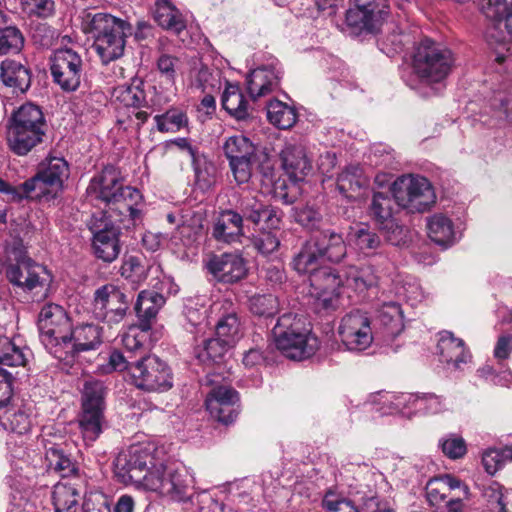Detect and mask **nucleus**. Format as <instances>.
I'll return each instance as SVG.
<instances>
[{"instance_id":"nucleus-62","label":"nucleus","mask_w":512,"mask_h":512,"mask_svg":"<svg viewBox=\"0 0 512 512\" xmlns=\"http://www.w3.org/2000/svg\"><path fill=\"white\" fill-rule=\"evenodd\" d=\"M5 419L6 421L3 422L4 428L13 433L23 435L31 429V420L23 411L8 413Z\"/></svg>"},{"instance_id":"nucleus-39","label":"nucleus","mask_w":512,"mask_h":512,"mask_svg":"<svg viewBox=\"0 0 512 512\" xmlns=\"http://www.w3.org/2000/svg\"><path fill=\"white\" fill-rule=\"evenodd\" d=\"M222 107L236 120L249 117L247 101L237 84L227 83L222 95Z\"/></svg>"},{"instance_id":"nucleus-44","label":"nucleus","mask_w":512,"mask_h":512,"mask_svg":"<svg viewBox=\"0 0 512 512\" xmlns=\"http://www.w3.org/2000/svg\"><path fill=\"white\" fill-rule=\"evenodd\" d=\"M233 345L215 335L204 340L203 347L196 350V357L203 363H219Z\"/></svg>"},{"instance_id":"nucleus-6","label":"nucleus","mask_w":512,"mask_h":512,"mask_svg":"<svg viewBox=\"0 0 512 512\" xmlns=\"http://www.w3.org/2000/svg\"><path fill=\"white\" fill-rule=\"evenodd\" d=\"M132 383L147 392H166L173 387L168 364L156 355H141L131 366Z\"/></svg>"},{"instance_id":"nucleus-13","label":"nucleus","mask_w":512,"mask_h":512,"mask_svg":"<svg viewBox=\"0 0 512 512\" xmlns=\"http://www.w3.org/2000/svg\"><path fill=\"white\" fill-rule=\"evenodd\" d=\"M45 461L50 472L67 478L79 472L78 463L73 455L75 445L65 436H49L44 439Z\"/></svg>"},{"instance_id":"nucleus-53","label":"nucleus","mask_w":512,"mask_h":512,"mask_svg":"<svg viewBox=\"0 0 512 512\" xmlns=\"http://www.w3.org/2000/svg\"><path fill=\"white\" fill-rule=\"evenodd\" d=\"M352 240L363 252L374 251L381 246L380 236L368 225L358 227L352 233Z\"/></svg>"},{"instance_id":"nucleus-34","label":"nucleus","mask_w":512,"mask_h":512,"mask_svg":"<svg viewBox=\"0 0 512 512\" xmlns=\"http://www.w3.org/2000/svg\"><path fill=\"white\" fill-rule=\"evenodd\" d=\"M311 334L304 328V323L293 313H285L281 315L276 325L272 329V335L275 343H279L282 347L289 345V338L298 335Z\"/></svg>"},{"instance_id":"nucleus-25","label":"nucleus","mask_w":512,"mask_h":512,"mask_svg":"<svg viewBox=\"0 0 512 512\" xmlns=\"http://www.w3.org/2000/svg\"><path fill=\"white\" fill-rule=\"evenodd\" d=\"M440 360L452 364L455 369H460L461 364L467 363L470 354L465 348L464 341L454 336L450 331L439 333L437 344Z\"/></svg>"},{"instance_id":"nucleus-51","label":"nucleus","mask_w":512,"mask_h":512,"mask_svg":"<svg viewBox=\"0 0 512 512\" xmlns=\"http://www.w3.org/2000/svg\"><path fill=\"white\" fill-rule=\"evenodd\" d=\"M489 508L495 512H512V494H504L498 485H491L484 489Z\"/></svg>"},{"instance_id":"nucleus-22","label":"nucleus","mask_w":512,"mask_h":512,"mask_svg":"<svg viewBox=\"0 0 512 512\" xmlns=\"http://www.w3.org/2000/svg\"><path fill=\"white\" fill-rule=\"evenodd\" d=\"M321 259L339 263L347 254V246L341 234L331 229L319 231L310 239Z\"/></svg>"},{"instance_id":"nucleus-23","label":"nucleus","mask_w":512,"mask_h":512,"mask_svg":"<svg viewBox=\"0 0 512 512\" xmlns=\"http://www.w3.org/2000/svg\"><path fill=\"white\" fill-rule=\"evenodd\" d=\"M245 216L240 212L225 210L221 212L213 227V237L224 243H235L240 241L244 235Z\"/></svg>"},{"instance_id":"nucleus-41","label":"nucleus","mask_w":512,"mask_h":512,"mask_svg":"<svg viewBox=\"0 0 512 512\" xmlns=\"http://www.w3.org/2000/svg\"><path fill=\"white\" fill-rule=\"evenodd\" d=\"M154 19L161 27L175 33H180L185 28V22L182 15L167 0L156 1Z\"/></svg>"},{"instance_id":"nucleus-58","label":"nucleus","mask_w":512,"mask_h":512,"mask_svg":"<svg viewBox=\"0 0 512 512\" xmlns=\"http://www.w3.org/2000/svg\"><path fill=\"white\" fill-rule=\"evenodd\" d=\"M239 332V321L234 313L221 317L215 327V335L234 345Z\"/></svg>"},{"instance_id":"nucleus-11","label":"nucleus","mask_w":512,"mask_h":512,"mask_svg":"<svg viewBox=\"0 0 512 512\" xmlns=\"http://www.w3.org/2000/svg\"><path fill=\"white\" fill-rule=\"evenodd\" d=\"M71 326L66 310L58 304H45L38 315L40 339L48 349L61 344L67 345Z\"/></svg>"},{"instance_id":"nucleus-31","label":"nucleus","mask_w":512,"mask_h":512,"mask_svg":"<svg viewBox=\"0 0 512 512\" xmlns=\"http://www.w3.org/2000/svg\"><path fill=\"white\" fill-rule=\"evenodd\" d=\"M368 185V179L359 165L346 166L337 177V189L347 199L355 200L362 188Z\"/></svg>"},{"instance_id":"nucleus-54","label":"nucleus","mask_w":512,"mask_h":512,"mask_svg":"<svg viewBox=\"0 0 512 512\" xmlns=\"http://www.w3.org/2000/svg\"><path fill=\"white\" fill-rule=\"evenodd\" d=\"M20 4L29 17L48 19L56 13L54 0H20Z\"/></svg>"},{"instance_id":"nucleus-59","label":"nucleus","mask_w":512,"mask_h":512,"mask_svg":"<svg viewBox=\"0 0 512 512\" xmlns=\"http://www.w3.org/2000/svg\"><path fill=\"white\" fill-rule=\"evenodd\" d=\"M439 447L450 459L462 458L467 452L465 440L456 434H449L439 440Z\"/></svg>"},{"instance_id":"nucleus-27","label":"nucleus","mask_w":512,"mask_h":512,"mask_svg":"<svg viewBox=\"0 0 512 512\" xmlns=\"http://www.w3.org/2000/svg\"><path fill=\"white\" fill-rule=\"evenodd\" d=\"M282 167L293 181H301L312 169V163L302 146H288L281 152Z\"/></svg>"},{"instance_id":"nucleus-56","label":"nucleus","mask_w":512,"mask_h":512,"mask_svg":"<svg viewBox=\"0 0 512 512\" xmlns=\"http://www.w3.org/2000/svg\"><path fill=\"white\" fill-rule=\"evenodd\" d=\"M149 114L140 107H122L118 109L117 124L125 128H139L148 119Z\"/></svg>"},{"instance_id":"nucleus-19","label":"nucleus","mask_w":512,"mask_h":512,"mask_svg":"<svg viewBox=\"0 0 512 512\" xmlns=\"http://www.w3.org/2000/svg\"><path fill=\"white\" fill-rule=\"evenodd\" d=\"M245 220L254 225L261 226L263 230L278 231L283 224V211L271 204H267L255 197H244L239 206Z\"/></svg>"},{"instance_id":"nucleus-8","label":"nucleus","mask_w":512,"mask_h":512,"mask_svg":"<svg viewBox=\"0 0 512 512\" xmlns=\"http://www.w3.org/2000/svg\"><path fill=\"white\" fill-rule=\"evenodd\" d=\"M218 377L209 373L202 380L203 385L212 386L205 405L213 418L228 425L234 422L239 414V394L230 386L218 385Z\"/></svg>"},{"instance_id":"nucleus-15","label":"nucleus","mask_w":512,"mask_h":512,"mask_svg":"<svg viewBox=\"0 0 512 512\" xmlns=\"http://www.w3.org/2000/svg\"><path fill=\"white\" fill-rule=\"evenodd\" d=\"M54 82L64 91H75L81 83L83 60L70 48L58 49L51 58L50 66Z\"/></svg>"},{"instance_id":"nucleus-24","label":"nucleus","mask_w":512,"mask_h":512,"mask_svg":"<svg viewBox=\"0 0 512 512\" xmlns=\"http://www.w3.org/2000/svg\"><path fill=\"white\" fill-rule=\"evenodd\" d=\"M282 73L275 66L258 67L247 77V89L256 100L274 91L280 84Z\"/></svg>"},{"instance_id":"nucleus-42","label":"nucleus","mask_w":512,"mask_h":512,"mask_svg":"<svg viewBox=\"0 0 512 512\" xmlns=\"http://www.w3.org/2000/svg\"><path fill=\"white\" fill-rule=\"evenodd\" d=\"M309 282L314 291H338L344 285V273L328 266L319 267L311 272Z\"/></svg>"},{"instance_id":"nucleus-3","label":"nucleus","mask_w":512,"mask_h":512,"mask_svg":"<svg viewBox=\"0 0 512 512\" xmlns=\"http://www.w3.org/2000/svg\"><path fill=\"white\" fill-rule=\"evenodd\" d=\"M8 281L25 291L44 287L51 282V275L45 267L39 265L27 255L23 240L10 234L3 244Z\"/></svg>"},{"instance_id":"nucleus-55","label":"nucleus","mask_w":512,"mask_h":512,"mask_svg":"<svg viewBox=\"0 0 512 512\" xmlns=\"http://www.w3.org/2000/svg\"><path fill=\"white\" fill-rule=\"evenodd\" d=\"M148 267L144 259L139 256H129L125 259L121 267V275L134 283L141 282L146 279Z\"/></svg>"},{"instance_id":"nucleus-47","label":"nucleus","mask_w":512,"mask_h":512,"mask_svg":"<svg viewBox=\"0 0 512 512\" xmlns=\"http://www.w3.org/2000/svg\"><path fill=\"white\" fill-rule=\"evenodd\" d=\"M44 121L42 110L32 103L22 105L12 116L13 128H40Z\"/></svg>"},{"instance_id":"nucleus-38","label":"nucleus","mask_w":512,"mask_h":512,"mask_svg":"<svg viewBox=\"0 0 512 512\" xmlns=\"http://www.w3.org/2000/svg\"><path fill=\"white\" fill-rule=\"evenodd\" d=\"M107 387L103 381L90 378L85 380L81 390V408L105 411Z\"/></svg>"},{"instance_id":"nucleus-63","label":"nucleus","mask_w":512,"mask_h":512,"mask_svg":"<svg viewBox=\"0 0 512 512\" xmlns=\"http://www.w3.org/2000/svg\"><path fill=\"white\" fill-rule=\"evenodd\" d=\"M136 362V359H132V356H125L118 350H113L108 357V363L103 365L102 371L104 373H111L114 371H128L131 376V366Z\"/></svg>"},{"instance_id":"nucleus-20","label":"nucleus","mask_w":512,"mask_h":512,"mask_svg":"<svg viewBox=\"0 0 512 512\" xmlns=\"http://www.w3.org/2000/svg\"><path fill=\"white\" fill-rule=\"evenodd\" d=\"M224 149L236 182L239 184L248 182L254 158L253 144L246 137H231Z\"/></svg>"},{"instance_id":"nucleus-12","label":"nucleus","mask_w":512,"mask_h":512,"mask_svg":"<svg viewBox=\"0 0 512 512\" xmlns=\"http://www.w3.org/2000/svg\"><path fill=\"white\" fill-rule=\"evenodd\" d=\"M130 301L128 295L120 287L108 283L94 292V312L109 326L117 325L126 317Z\"/></svg>"},{"instance_id":"nucleus-21","label":"nucleus","mask_w":512,"mask_h":512,"mask_svg":"<svg viewBox=\"0 0 512 512\" xmlns=\"http://www.w3.org/2000/svg\"><path fill=\"white\" fill-rule=\"evenodd\" d=\"M206 267L213 277L222 283L232 284L247 273L243 257L237 253H222L209 258Z\"/></svg>"},{"instance_id":"nucleus-37","label":"nucleus","mask_w":512,"mask_h":512,"mask_svg":"<svg viewBox=\"0 0 512 512\" xmlns=\"http://www.w3.org/2000/svg\"><path fill=\"white\" fill-rule=\"evenodd\" d=\"M378 284V276L370 265L349 266L344 271V285L357 292H364Z\"/></svg>"},{"instance_id":"nucleus-52","label":"nucleus","mask_w":512,"mask_h":512,"mask_svg":"<svg viewBox=\"0 0 512 512\" xmlns=\"http://www.w3.org/2000/svg\"><path fill=\"white\" fill-rule=\"evenodd\" d=\"M24 37L15 26L0 29V54L18 53L23 48Z\"/></svg>"},{"instance_id":"nucleus-30","label":"nucleus","mask_w":512,"mask_h":512,"mask_svg":"<svg viewBox=\"0 0 512 512\" xmlns=\"http://www.w3.org/2000/svg\"><path fill=\"white\" fill-rule=\"evenodd\" d=\"M392 400H389V413H403V410L407 407H413L415 409H421L422 404H426V409L432 413H438L441 411L442 400L441 397L428 393L422 395L413 394H401L393 396Z\"/></svg>"},{"instance_id":"nucleus-5","label":"nucleus","mask_w":512,"mask_h":512,"mask_svg":"<svg viewBox=\"0 0 512 512\" xmlns=\"http://www.w3.org/2000/svg\"><path fill=\"white\" fill-rule=\"evenodd\" d=\"M453 63L451 50L426 38L416 46L412 66L419 78L438 83L449 75Z\"/></svg>"},{"instance_id":"nucleus-32","label":"nucleus","mask_w":512,"mask_h":512,"mask_svg":"<svg viewBox=\"0 0 512 512\" xmlns=\"http://www.w3.org/2000/svg\"><path fill=\"white\" fill-rule=\"evenodd\" d=\"M377 318L383 337L387 341L393 340L404 329L403 313L398 303H384L378 310Z\"/></svg>"},{"instance_id":"nucleus-18","label":"nucleus","mask_w":512,"mask_h":512,"mask_svg":"<svg viewBox=\"0 0 512 512\" xmlns=\"http://www.w3.org/2000/svg\"><path fill=\"white\" fill-rule=\"evenodd\" d=\"M69 177V164L64 157L48 155L38 165L37 173L30 178V184L37 189V196L49 193V188H61Z\"/></svg>"},{"instance_id":"nucleus-49","label":"nucleus","mask_w":512,"mask_h":512,"mask_svg":"<svg viewBox=\"0 0 512 512\" xmlns=\"http://www.w3.org/2000/svg\"><path fill=\"white\" fill-rule=\"evenodd\" d=\"M192 160L195 172V184L200 190L206 191L211 188L216 181V167L205 158L195 156Z\"/></svg>"},{"instance_id":"nucleus-48","label":"nucleus","mask_w":512,"mask_h":512,"mask_svg":"<svg viewBox=\"0 0 512 512\" xmlns=\"http://www.w3.org/2000/svg\"><path fill=\"white\" fill-rule=\"evenodd\" d=\"M319 260L321 258L317 254L315 247L310 240H307L294 256L292 266L299 274H309L310 276L314 269L319 268L317 267Z\"/></svg>"},{"instance_id":"nucleus-35","label":"nucleus","mask_w":512,"mask_h":512,"mask_svg":"<svg viewBox=\"0 0 512 512\" xmlns=\"http://www.w3.org/2000/svg\"><path fill=\"white\" fill-rule=\"evenodd\" d=\"M44 136V130H7L6 139L12 152L24 156L42 143Z\"/></svg>"},{"instance_id":"nucleus-7","label":"nucleus","mask_w":512,"mask_h":512,"mask_svg":"<svg viewBox=\"0 0 512 512\" xmlns=\"http://www.w3.org/2000/svg\"><path fill=\"white\" fill-rule=\"evenodd\" d=\"M89 230L93 234L92 247L97 259L105 263L115 261L120 252V228L115 226L106 211L94 213L89 222Z\"/></svg>"},{"instance_id":"nucleus-2","label":"nucleus","mask_w":512,"mask_h":512,"mask_svg":"<svg viewBox=\"0 0 512 512\" xmlns=\"http://www.w3.org/2000/svg\"><path fill=\"white\" fill-rule=\"evenodd\" d=\"M88 33L93 38L92 48L101 62L108 64L121 58L126 47V38L132 34L131 25L108 13L88 14Z\"/></svg>"},{"instance_id":"nucleus-57","label":"nucleus","mask_w":512,"mask_h":512,"mask_svg":"<svg viewBox=\"0 0 512 512\" xmlns=\"http://www.w3.org/2000/svg\"><path fill=\"white\" fill-rule=\"evenodd\" d=\"M392 26V24L386 25L385 31L389 32L392 30V33L385 35L380 40L381 50L388 56H393L394 54L401 52L405 44L409 42L407 36L402 34V32L396 33Z\"/></svg>"},{"instance_id":"nucleus-16","label":"nucleus","mask_w":512,"mask_h":512,"mask_svg":"<svg viewBox=\"0 0 512 512\" xmlns=\"http://www.w3.org/2000/svg\"><path fill=\"white\" fill-rule=\"evenodd\" d=\"M338 333L349 351H363L373 342L370 319L360 310H353L342 318Z\"/></svg>"},{"instance_id":"nucleus-43","label":"nucleus","mask_w":512,"mask_h":512,"mask_svg":"<svg viewBox=\"0 0 512 512\" xmlns=\"http://www.w3.org/2000/svg\"><path fill=\"white\" fill-rule=\"evenodd\" d=\"M267 118L276 128H293L297 121L295 108L277 99L271 100L267 107Z\"/></svg>"},{"instance_id":"nucleus-33","label":"nucleus","mask_w":512,"mask_h":512,"mask_svg":"<svg viewBox=\"0 0 512 512\" xmlns=\"http://www.w3.org/2000/svg\"><path fill=\"white\" fill-rule=\"evenodd\" d=\"M289 345L282 347L275 343L277 349L288 359L303 361L313 356L319 348L318 338L312 334L289 338Z\"/></svg>"},{"instance_id":"nucleus-60","label":"nucleus","mask_w":512,"mask_h":512,"mask_svg":"<svg viewBox=\"0 0 512 512\" xmlns=\"http://www.w3.org/2000/svg\"><path fill=\"white\" fill-rule=\"evenodd\" d=\"M295 220L298 224L310 231H321L323 218L321 213L313 207L304 206L295 211Z\"/></svg>"},{"instance_id":"nucleus-28","label":"nucleus","mask_w":512,"mask_h":512,"mask_svg":"<svg viewBox=\"0 0 512 512\" xmlns=\"http://www.w3.org/2000/svg\"><path fill=\"white\" fill-rule=\"evenodd\" d=\"M0 78L3 84L12 89V93H25L31 85V74L23 64L6 59L0 66Z\"/></svg>"},{"instance_id":"nucleus-17","label":"nucleus","mask_w":512,"mask_h":512,"mask_svg":"<svg viewBox=\"0 0 512 512\" xmlns=\"http://www.w3.org/2000/svg\"><path fill=\"white\" fill-rule=\"evenodd\" d=\"M388 14L387 0H355V6L346 13V23L360 31L377 32Z\"/></svg>"},{"instance_id":"nucleus-40","label":"nucleus","mask_w":512,"mask_h":512,"mask_svg":"<svg viewBox=\"0 0 512 512\" xmlns=\"http://www.w3.org/2000/svg\"><path fill=\"white\" fill-rule=\"evenodd\" d=\"M79 428L86 443H93L103 432L105 425L104 411L81 408Z\"/></svg>"},{"instance_id":"nucleus-9","label":"nucleus","mask_w":512,"mask_h":512,"mask_svg":"<svg viewBox=\"0 0 512 512\" xmlns=\"http://www.w3.org/2000/svg\"><path fill=\"white\" fill-rule=\"evenodd\" d=\"M397 206L408 211L424 212L435 202V193L424 177H401L393 184Z\"/></svg>"},{"instance_id":"nucleus-50","label":"nucleus","mask_w":512,"mask_h":512,"mask_svg":"<svg viewBox=\"0 0 512 512\" xmlns=\"http://www.w3.org/2000/svg\"><path fill=\"white\" fill-rule=\"evenodd\" d=\"M249 309L259 317H273L279 311V302L272 294H258L249 298Z\"/></svg>"},{"instance_id":"nucleus-64","label":"nucleus","mask_w":512,"mask_h":512,"mask_svg":"<svg viewBox=\"0 0 512 512\" xmlns=\"http://www.w3.org/2000/svg\"><path fill=\"white\" fill-rule=\"evenodd\" d=\"M279 245L280 239L274 230H264L253 239V246L263 255L273 253L278 249Z\"/></svg>"},{"instance_id":"nucleus-14","label":"nucleus","mask_w":512,"mask_h":512,"mask_svg":"<svg viewBox=\"0 0 512 512\" xmlns=\"http://www.w3.org/2000/svg\"><path fill=\"white\" fill-rule=\"evenodd\" d=\"M23 351L7 337L0 336V409L6 407L13 396V384L18 376L14 369L25 366Z\"/></svg>"},{"instance_id":"nucleus-4","label":"nucleus","mask_w":512,"mask_h":512,"mask_svg":"<svg viewBox=\"0 0 512 512\" xmlns=\"http://www.w3.org/2000/svg\"><path fill=\"white\" fill-rule=\"evenodd\" d=\"M87 192L107 204H120V213H128L132 220L139 214L135 205L141 199L139 190L124 186L120 171L106 166L99 175L92 178Z\"/></svg>"},{"instance_id":"nucleus-36","label":"nucleus","mask_w":512,"mask_h":512,"mask_svg":"<svg viewBox=\"0 0 512 512\" xmlns=\"http://www.w3.org/2000/svg\"><path fill=\"white\" fill-rule=\"evenodd\" d=\"M427 229L430 239L437 245L448 247L456 241L453 222L443 214H435L428 218Z\"/></svg>"},{"instance_id":"nucleus-46","label":"nucleus","mask_w":512,"mask_h":512,"mask_svg":"<svg viewBox=\"0 0 512 512\" xmlns=\"http://www.w3.org/2000/svg\"><path fill=\"white\" fill-rule=\"evenodd\" d=\"M80 494L78 490L66 484H58L53 491L55 512H77Z\"/></svg>"},{"instance_id":"nucleus-61","label":"nucleus","mask_w":512,"mask_h":512,"mask_svg":"<svg viewBox=\"0 0 512 512\" xmlns=\"http://www.w3.org/2000/svg\"><path fill=\"white\" fill-rule=\"evenodd\" d=\"M322 506L328 512H360L354 501L340 497L333 492L325 494Z\"/></svg>"},{"instance_id":"nucleus-1","label":"nucleus","mask_w":512,"mask_h":512,"mask_svg":"<svg viewBox=\"0 0 512 512\" xmlns=\"http://www.w3.org/2000/svg\"><path fill=\"white\" fill-rule=\"evenodd\" d=\"M151 446H132L114 460V475L120 483L155 492L177 502H187L192 494V480L184 470L166 466L158 460Z\"/></svg>"},{"instance_id":"nucleus-45","label":"nucleus","mask_w":512,"mask_h":512,"mask_svg":"<svg viewBox=\"0 0 512 512\" xmlns=\"http://www.w3.org/2000/svg\"><path fill=\"white\" fill-rule=\"evenodd\" d=\"M114 96L123 107H141L146 103V94L141 79H133L130 85L117 87Z\"/></svg>"},{"instance_id":"nucleus-26","label":"nucleus","mask_w":512,"mask_h":512,"mask_svg":"<svg viewBox=\"0 0 512 512\" xmlns=\"http://www.w3.org/2000/svg\"><path fill=\"white\" fill-rule=\"evenodd\" d=\"M164 304V296L156 291L144 290L138 294L134 310L142 332L150 330L152 322Z\"/></svg>"},{"instance_id":"nucleus-10","label":"nucleus","mask_w":512,"mask_h":512,"mask_svg":"<svg viewBox=\"0 0 512 512\" xmlns=\"http://www.w3.org/2000/svg\"><path fill=\"white\" fill-rule=\"evenodd\" d=\"M395 193L375 192L368 207V215L388 243L398 245L403 239V227L396 221Z\"/></svg>"},{"instance_id":"nucleus-29","label":"nucleus","mask_w":512,"mask_h":512,"mask_svg":"<svg viewBox=\"0 0 512 512\" xmlns=\"http://www.w3.org/2000/svg\"><path fill=\"white\" fill-rule=\"evenodd\" d=\"M102 343V328L92 323H82L71 326L67 345L72 344L76 352L89 351L98 348Z\"/></svg>"}]
</instances>
